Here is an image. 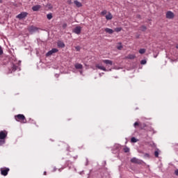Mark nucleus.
<instances>
[{"mask_svg":"<svg viewBox=\"0 0 178 178\" xmlns=\"http://www.w3.org/2000/svg\"><path fill=\"white\" fill-rule=\"evenodd\" d=\"M8 137V131H0V145L5 144V139Z\"/></svg>","mask_w":178,"mask_h":178,"instance_id":"obj_1","label":"nucleus"},{"mask_svg":"<svg viewBox=\"0 0 178 178\" xmlns=\"http://www.w3.org/2000/svg\"><path fill=\"white\" fill-rule=\"evenodd\" d=\"M15 120H17V122H20L21 123H26L27 122L26 117L23 114H19L15 115Z\"/></svg>","mask_w":178,"mask_h":178,"instance_id":"obj_2","label":"nucleus"},{"mask_svg":"<svg viewBox=\"0 0 178 178\" xmlns=\"http://www.w3.org/2000/svg\"><path fill=\"white\" fill-rule=\"evenodd\" d=\"M131 163H137L138 165H142L143 164V160H140L136 157H134L131 159Z\"/></svg>","mask_w":178,"mask_h":178,"instance_id":"obj_3","label":"nucleus"},{"mask_svg":"<svg viewBox=\"0 0 178 178\" xmlns=\"http://www.w3.org/2000/svg\"><path fill=\"white\" fill-rule=\"evenodd\" d=\"M9 170H10L8 168H1V175H2V176H8V173H9Z\"/></svg>","mask_w":178,"mask_h":178,"instance_id":"obj_4","label":"nucleus"},{"mask_svg":"<svg viewBox=\"0 0 178 178\" xmlns=\"http://www.w3.org/2000/svg\"><path fill=\"white\" fill-rule=\"evenodd\" d=\"M27 15H29V13H27L26 12H22L20 14H19L18 15H17V19H19L20 20H22V19H24V18L27 17Z\"/></svg>","mask_w":178,"mask_h":178,"instance_id":"obj_5","label":"nucleus"},{"mask_svg":"<svg viewBox=\"0 0 178 178\" xmlns=\"http://www.w3.org/2000/svg\"><path fill=\"white\" fill-rule=\"evenodd\" d=\"M166 19H174L175 18V13L172 11H168L165 14Z\"/></svg>","mask_w":178,"mask_h":178,"instance_id":"obj_6","label":"nucleus"},{"mask_svg":"<svg viewBox=\"0 0 178 178\" xmlns=\"http://www.w3.org/2000/svg\"><path fill=\"white\" fill-rule=\"evenodd\" d=\"M58 51L59 50H58V49L54 48L46 54V56H51V55H52L53 54H56V52H58Z\"/></svg>","mask_w":178,"mask_h":178,"instance_id":"obj_7","label":"nucleus"},{"mask_svg":"<svg viewBox=\"0 0 178 178\" xmlns=\"http://www.w3.org/2000/svg\"><path fill=\"white\" fill-rule=\"evenodd\" d=\"M73 33L75 34H81V28L80 26H76L73 29Z\"/></svg>","mask_w":178,"mask_h":178,"instance_id":"obj_8","label":"nucleus"},{"mask_svg":"<svg viewBox=\"0 0 178 178\" xmlns=\"http://www.w3.org/2000/svg\"><path fill=\"white\" fill-rule=\"evenodd\" d=\"M17 65L13 64L11 66V68L9 70L10 73H13L14 72H16L17 70Z\"/></svg>","mask_w":178,"mask_h":178,"instance_id":"obj_9","label":"nucleus"},{"mask_svg":"<svg viewBox=\"0 0 178 178\" xmlns=\"http://www.w3.org/2000/svg\"><path fill=\"white\" fill-rule=\"evenodd\" d=\"M96 67L99 69V70H103L104 72H108L106 68L102 65H99V64L96 65Z\"/></svg>","mask_w":178,"mask_h":178,"instance_id":"obj_10","label":"nucleus"},{"mask_svg":"<svg viewBox=\"0 0 178 178\" xmlns=\"http://www.w3.org/2000/svg\"><path fill=\"white\" fill-rule=\"evenodd\" d=\"M40 9H41L40 5H36L32 7V10H33V12H38V10H40Z\"/></svg>","mask_w":178,"mask_h":178,"instance_id":"obj_11","label":"nucleus"},{"mask_svg":"<svg viewBox=\"0 0 178 178\" xmlns=\"http://www.w3.org/2000/svg\"><path fill=\"white\" fill-rule=\"evenodd\" d=\"M102 62L106 65H110V66H112V65H113V61L111 60H103Z\"/></svg>","mask_w":178,"mask_h":178,"instance_id":"obj_12","label":"nucleus"},{"mask_svg":"<svg viewBox=\"0 0 178 178\" xmlns=\"http://www.w3.org/2000/svg\"><path fill=\"white\" fill-rule=\"evenodd\" d=\"M74 3L77 6V8H81L83 6V4H81L79 1L75 0L74 1Z\"/></svg>","mask_w":178,"mask_h":178,"instance_id":"obj_13","label":"nucleus"},{"mask_svg":"<svg viewBox=\"0 0 178 178\" xmlns=\"http://www.w3.org/2000/svg\"><path fill=\"white\" fill-rule=\"evenodd\" d=\"M106 20H112V19H113V16L111 13H108V14L106 15Z\"/></svg>","mask_w":178,"mask_h":178,"instance_id":"obj_14","label":"nucleus"},{"mask_svg":"<svg viewBox=\"0 0 178 178\" xmlns=\"http://www.w3.org/2000/svg\"><path fill=\"white\" fill-rule=\"evenodd\" d=\"M74 67H75V69H77V70H79V69H83V65H81V64H80V63H76V64L74 65Z\"/></svg>","mask_w":178,"mask_h":178,"instance_id":"obj_15","label":"nucleus"},{"mask_svg":"<svg viewBox=\"0 0 178 178\" xmlns=\"http://www.w3.org/2000/svg\"><path fill=\"white\" fill-rule=\"evenodd\" d=\"M104 31H106V33H108V34H113V31L109 28H106L104 29Z\"/></svg>","mask_w":178,"mask_h":178,"instance_id":"obj_16","label":"nucleus"},{"mask_svg":"<svg viewBox=\"0 0 178 178\" xmlns=\"http://www.w3.org/2000/svg\"><path fill=\"white\" fill-rule=\"evenodd\" d=\"M57 44L59 48H65V43H63V42H58Z\"/></svg>","mask_w":178,"mask_h":178,"instance_id":"obj_17","label":"nucleus"},{"mask_svg":"<svg viewBox=\"0 0 178 178\" xmlns=\"http://www.w3.org/2000/svg\"><path fill=\"white\" fill-rule=\"evenodd\" d=\"M30 33H34V31H37V27L35 26H31L29 28Z\"/></svg>","mask_w":178,"mask_h":178,"instance_id":"obj_18","label":"nucleus"},{"mask_svg":"<svg viewBox=\"0 0 178 178\" xmlns=\"http://www.w3.org/2000/svg\"><path fill=\"white\" fill-rule=\"evenodd\" d=\"M117 49H118V51H122V49H123V45H122L121 42H119L118 45H117Z\"/></svg>","mask_w":178,"mask_h":178,"instance_id":"obj_19","label":"nucleus"},{"mask_svg":"<svg viewBox=\"0 0 178 178\" xmlns=\"http://www.w3.org/2000/svg\"><path fill=\"white\" fill-rule=\"evenodd\" d=\"M136 58V55L134 54H129L126 58L127 59H134Z\"/></svg>","mask_w":178,"mask_h":178,"instance_id":"obj_20","label":"nucleus"},{"mask_svg":"<svg viewBox=\"0 0 178 178\" xmlns=\"http://www.w3.org/2000/svg\"><path fill=\"white\" fill-rule=\"evenodd\" d=\"M138 126H141V124H140V122H136L134 124V127H135V129H137V127H138Z\"/></svg>","mask_w":178,"mask_h":178,"instance_id":"obj_21","label":"nucleus"},{"mask_svg":"<svg viewBox=\"0 0 178 178\" xmlns=\"http://www.w3.org/2000/svg\"><path fill=\"white\" fill-rule=\"evenodd\" d=\"M145 52H146L145 49H140L139 50V54H140L141 55H143V54H145Z\"/></svg>","mask_w":178,"mask_h":178,"instance_id":"obj_22","label":"nucleus"},{"mask_svg":"<svg viewBox=\"0 0 178 178\" xmlns=\"http://www.w3.org/2000/svg\"><path fill=\"white\" fill-rule=\"evenodd\" d=\"M154 156L156 158H159V152L158 150H156L154 152Z\"/></svg>","mask_w":178,"mask_h":178,"instance_id":"obj_23","label":"nucleus"},{"mask_svg":"<svg viewBox=\"0 0 178 178\" xmlns=\"http://www.w3.org/2000/svg\"><path fill=\"white\" fill-rule=\"evenodd\" d=\"M47 17L48 20H51L52 19V13L47 14Z\"/></svg>","mask_w":178,"mask_h":178,"instance_id":"obj_24","label":"nucleus"},{"mask_svg":"<svg viewBox=\"0 0 178 178\" xmlns=\"http://www.w3.org/2000/svg\"><path fill=\"white\" fill-rule=\"evenodd\" d=\"M123 149H124V152L126 153L130 152V149L127 147H125Z\"/></svg>","mask_w":178,"mask_h":178,"instance_id":"obj_25","label":"nucleus"},{"mask_svg":"<svg viewBox=\"0 0 178 178\" xmlns=\"http://www.w3.org/2000/svg\"><path fill=\"white\" fill-rule=\"evenodd\" d=\"M137 141L138 140L135 137L131 138V142L132 143H137Z\"/></svg>","mask_w":178,"mask_h":178,"instance_id":"obj_26","label":"nucleus"},{"mask_svg":"<svg viewBox=\"0 0 178 178\" xmlns=\"http://www.w3.org/2000/svg\"><path fill=\"white\" fill-rule=\"evenodd\" d=\"M106 13H108V11H106V10L101 12V15H102L103 16L106 15Z\"/></svg>","mask_w":178,"mask_h":178,"instance_id":"obj_27","label":"nucleus"},{"mask_svg":"<svg viewBox=\"0 0 178 178\" xmlns=\"http://www.w3.org/2000/svg\"><path fill=\"white\" fill-rule=\"evenodd\" d=\"M141 30H142V31H145V30H147V26H141Z\"/></svg>","mask_w":178,"mask_h":178,"instance_id":"obj_28","label":"nucleus"},{"mask_svg":"<svg viewBox=\"0 0 178 178\" xmlns=\"http://www.w3.org/2000/svg\"><path fill=\"white\" fill-rule=\"evenodd\" d=\"M140 63H141V65H145L147 63V60H142L140 61Z\"/></svg>","mask_w":178,"mask_h":178,"instance_id":"obj_29","label":"nucleus"},{"mask_svg":"<svg viewBox=\"0 0 178 178\" xmlns=\"http://www.w3.org/2000/svg\"><path fill=\"white\" fill-rule=\"evenodd\" d=\"M75 49H76V51H80V49H81V48L80 47V46H76L75 47Z\"/></svg>","mask_w":178,"mask_h":178,"instance_id":"obj_30","label":"nucleus"},{"mask_svg":"<svg viewBox=\"0 0 178 178\" xmlns=\"http://www.w3.org/2000/svg\"><path fill=\"white\" fill-rule=\"evenodd\" d=\"M115 31H118V32L122 31V28H116Z\"/></svg>","mask_w":178,"mask_h":178,"instance_id":"obj_31","label":"nucleus"},{"mask_svg":"<svg viewBox=\"0 0 178 178\" xmlns=\"http://www.w3.org/2000/svg\"><path fill=\"white\" fill-rule=\"evenodd\" d=\"M3 54V50H2V47L0 46V55H2Z\"/></svg>","mask_w":178,"mask_h":178,"instance_id":"obj_32","label":"nucleus"},{"mask_svg":"<svg viewBox=\"0 0 178 178\" xmlns=\"http://www.w3.org/2000/svg\"><path fill=\"white\" fill-rule=\"evenodd\" d=\"M66 27H67V24H63V29H66Z\"/></svg>","mask_w":178,"mask_h":178,"instance_id":"obj_33","label":"nucleus"},{"mask_svg":"<svg viewBox=\"0 0 178 178\" xmlns=\"http://www.w3.org/2000/svg\"><path fill=\"white\" fill-rule=\"evenodd\" d=\"M67 3L70 5L72 3V0H67Z\"/></svg>","mask_w":178,"mask_h":178,"instance_id":"obj_34","label":"nucleus"},{"mask_svg":"<svg viewBox=\"0 0 178 178\" xmlns=\"http://www.w3.org/2000/svg\"><path fill=\"white\" fill-rule=\"evenodd\" d=\"M175 173L176 176H178V170H176L175 171Z\"/></svg>","mask_w":178,"mask_h":178,"instance_id":"obj_35","label":"nucleus"},{"mask_svg":"<svg viewBox=\"0 0 178 178\" xmlns=\"http://www.w3.org/2000/svg\"><path fill=\"white\" fill-rule=\"evenodd\" d=\"M145 156H147V158H149V154H145Z\"/></svg>","mask_w":178,"mask_h":178,"instance_id":"obj_36","label":"nucleus"},{"mask_svg":"<svg viewBox=\"0 0 178 178\" xmlns=\"http://www.w3.org/2000/svg\"><path fill=\"white\" fill-rule=\"evenodd\" d=\"M44 176H47V172H44Z\"/></svg>","mask_w":178,"mask_h":178,"instance_id":"obj_37","label":"nucleus"},{"mask_svg":"<svg viewBox=\"0 0 178 178\" xmlns=\"http://www.w3.org/2000/svg\"><path fill=\"white\" fill-rule=\"evenodd\" d=\"M176 48L177 49H178V44L176 45Z\"/></svg>","mask_w":178,"mask_h":178,"instance_id":"obj_38","label":"nucleus"},{"mask_svg":"<svg viewBox=\"0 0 178 178\" xmlns=\"http://www.w3.org/2000/svg\"><path fill=\"white\" fill-rule=\"evenodd\" d=\"M80 73H81V74H83V71H80Z\"/></svg>","mask_w":178,"mask_h":178,"instance_id":"obj_39","label":"nucleus"},{"mask_svg":"<svg viewBox=\"0 0 178 178\" xmlns=\"http://www.w3.org/2000/svg\"><path fill=\"white\" fill-rule=\"evenodd\" d=\"M145 126H146L145 124H143V127H145Z\"/></svg>","mask_w":178,"mask_h":178,"instance_id":"obj_40","label":"nucleus"},{"mask_svg":"<svg viewBox=\"0 0 178 178\" xmlns=\"http://www.w3.org/2000/svg\"><path fill=\"white\" fill-rule=\"evenodd\" d=\"M0 3H2V0H0Z\"/></svg>","mask_w":178,"mask_h":178,"instance_id":"obj_41","label":"nucleus"}]
</instances>
